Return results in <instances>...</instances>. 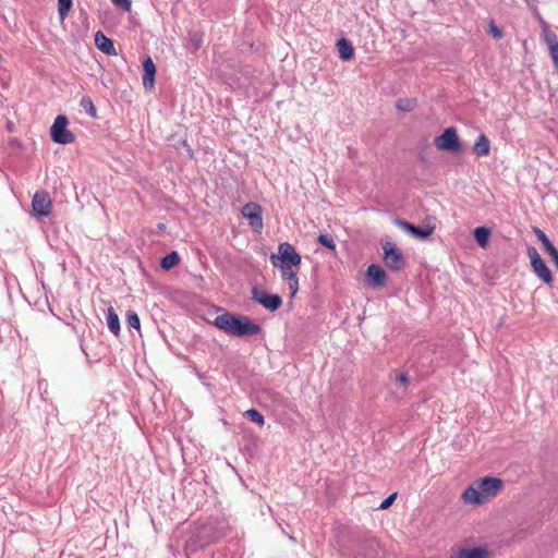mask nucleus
Returning a JSON list of instances; mask_svg holds the SVG:
<instances>
[{"label":"nucleus","instance_id":"nucleus-13","mask_svg":"<svg viewBox=\"0 0 558 558\" xmlns=\"http://www.w3.org/2000/svg\"><path fill=\"white\" fill-rule=\"evenodd\" d=\"M380 545L375 537H367L362 541L357 555L365 558H375L379 554Z\"/></svg>","mask_w":558,"mask_h":558},{"label":"nucleus","instance_id":"nucleus-31","mask_svg":"<svg viewBox=\"0 0 558 558\" xmlns=\"http://www.w3.org/2000/svg\"><path fill=\"white\" fill-rule=\"evenodd\" d=\"M112 3L125 12H130L132 8V0H111Z\"/></svg>","mask_w":558,"mask_h":558},{"label":"nucleus","instance_id":"nucleus-9","mask_svg":"<svg viewBox=\"0 0 558 558\" xmlns=\"http://www.w3.org/2000/svg\"><path fill=\"white\" fill-rule=\"evenodd\" d=\"M271 265L274 267L279 268L282 279L288 281L290 296L293 298L296 294V292L299 291V279H298L296 270L294 269L296 267L294 265H288V264H281V263H276V264H271Z\"/></svg>","mask_w":558,"mask_h":558},{"label":"nucleus","instance_id":"nucleus-15","mask_svg":"<svg viewBox=\"0 0 558 558\" xmlns=\"http://www.w3.org/2000/svg\"><path fill=\"white\" fill-rule=\"evenodd\" d=\"M367 277L374 287H383L386 282L385 270L375 264H372L367 268Z\"/></svg>","mask_w":558,"mask_h":558},{"label":"nucleus","instance_id":"nucleus-5","mask_svg":"<svg viewBox=\"0 0 558 558\" xmlns=\"http://www.w3.org/2000/svg\"><path fill=\"white\" fill-rule=\"evenodd\" d=\"M434 145L439 150L450 153H456L461 149V143L454 128L446 129L441 135L435 138Z\"/></svg>","mask_w":558,"mask_h":558},{"label":"nucleus","instance_id":"nucleus-19","mask_svg":"<svg viewBox=\"0 0 558 558\" xmlns=\"http://www.w3.org/2000/svg\"><path fill=\"white\" fill-rule=\"evenodd\" d=\"M490 151V144L486 135L481 134L473 146V153L477 156H487Z\"/></svg>","mask_w":558,"mask_h":558},{"label":"nucleus","instance_id":"nucleus-26","mask_svg":"<svg viewBox=\"0 0 558 558\" xmlns=\"http://www.w3.org/2000/svg\"><path fill=\"white\" fill-rule=\"evenodd\" d=\"M72 8V0H58V11L60 19L63 21Z\"/></svg>","mask_w":558,"mask_h":558},{"label":"nucleus","instance_id":"nucleus-14","mask_svg":"<svg viewBox=\"0 0 558 558\" xmlns=\"http://www.w3.org/2000/svg\"><path fill=\"white\" fill-rule=\"evenodd\" d=\"M143 86L145 89L154 87L156 66L150 57H147L143 62Z\"/></svg>","mask_w":558,"mask_h":558},{"label":"nucleus","instance_id":"nucleus-32","mask_svg":"<svg viewBox=\"0 0 558 558\" xmlns=\"http://www.w3.org/2000/svg\"><path fill=\"white\" fill-rule=\"evenodd\" d=\"M398 494L397 493H393L391 495H389L386 499H384L379 506V509L381 510H386L388 509L392 504L393 501L396 500Z\"/></svg>","mask_w":558,"mask_h":558},{"label":"nucleus","instance_id":"nucleus-33","mask_svg":"<svg viewBox=\"0 0 558 558\" xmlns=\"http://www.w3.org/2000/svg\"><path fill=\"white\" fill-rule=\"evenodd\" d=\"M413 102L411 100H398L397 101V108L402 111H408L412 108Z\"/></svg>","mask_w":558,"mask_h":558},{"label":"nucleus","instance_id":"nucleus-7","mask_svg":"<svg viewBox=\"0 0 558 558\" xmlns=\"http://www.w3.org/2000/svg\"><path fill=\"white\" fill-rule=\"evenodd\" d=\"M384 262L391 270H400L404 265V259L401 251L392 242H386L383 245Z\"/></svg>","mask_w":558,"mask_h":558},{"label":"nucleus","instance_id":"nucleus-27","mask_svg":"<svg viewBox=\"0 0 558 558\" xmlns=\"http://www.w3.org/2000/svg\"><path fill=\"white\" fill-rule=\"evenodd\" d=\"M318 242L328 250L335 251L336 248L333 238L328 233H320L318 235Z\"/></svg>","mask_w":558,"mask_h":558},{"label":"nucleus","instance_id":"nucleus-16","mask_svg":"<svg viewBox=\"0 0 558 558\" xmlns=\"http://www.w3.org/2000/svg\"><path fill=\"white\" fill-rule=\"evenodd\" d=\"M95 45L100 51L105 52L106 54L114 56L117 53L113 41L106 35H104L101 32H97L95 34Z\"/></svg>","mask_w":558,"mask_h":558},{"label":"nucleus","instance_id":"nucleus-8","mask_svg":"<svg viewBox=\"0 0 558 558\" xmlns=\"http://www.w3.org/2000/svg\"><path fill=\"white\" fill-rule=\"evenodd\" d=\"M252 298L255 302L271 312L277 311L282 304L281 296L278 294H270L263 289L254 288L252 291Z\"/></svg>","mask_w":558,"mask_h":558},{"label":"nucleus","instance_id":"nucleus-3","mask_svg":"<svg viewBox=\"0 0 558 558\" xmlns=\"http://www.w3.org/2000/svg\"><path fill=\"white\" fill-rule=\"evenodd\" d=\"M271 264L281 263L288 265H294L299 267L301 265V255L296 252L295 247L288 243H280L278 246V252L272 253L269 257Z\"/></svg>","mask_w":558,"mask_h":558},{"label":"nucleus","instance_id":"nucleus-11","mask_svg":"<svg viewBox=\"0 0 558 558\" xmlns=\"http://www.w3.org/2000/svg\"><path fill=\"white\" fill-rule=\"evenodd\" d=\"M32 207L37 216H48L52 208V202L47 192H36L32 199Z\"/></svg>","mask_w":558,"mask_h":558},{"label":"nucleus","instance_id":"nucleus-25","mask_svg":"<svg viewBox=\"0 0 558 558\" xmlns=\"http://www.w3.org/2000/svg\"><path fill=\"white\" fill-rule=\"evenodd\" d=\"M534 233H535L537 240L543 244L546 252H548L555 247L553 245V243L550 242V240L548 239V236L541 229H538V228L534 229Z\"/></svg>","mask_w":558,"mask_h":558},{"label":"nucleus","instance_id":"nucleus-30","mask_svg":"<svg viewBox=\"0 0 558 558\" xmlns=\"http://www.w3.org/2000/svg\"><path fill=\"white\" fill-rule=\"evenodd\" d=\"M488 32L495 39H500L504 37V32L496 25L494 21H489Z\"/></svg>","mask_w":558,"mask_h":558},{"label":"nucleus","instance_id":"nucleus-17","mask_svg":"<svg viewBox=\"0 0 558 558\" xmlns=\"http://www.w3.org/2000/svg\"><path fill=\"white\" fill-rule=\"evenodd\" d=\"M399 225L403 228V230L421 240L427 239L433 232L432 229H423L404 221H399Z\"/></svg>","mask_w":558,"mask_h":558},{"label":"nucleus","instance_id":"nucleus-18","mask_svg":"<svg viewBox=\"0 0 558 558\" xmlns=\"http://www.w3.org/2000/svg\"><path fill=\"white\" fill-rule=\"evenodd\" d=\"M337 48H338L339 57L341 60L349 61L353 58L354 49L348 39H345V38L339 39L337 43Z\"/></svg>","mask_w":558,"mask_h":558},{"label":"nucleus","instance_id":"nucleus-12","mask_svg":"<svg viewBox=\"0 0 558 558\" xmlns=\"http://www.w3.org/2000/svg\"><path fill=\"white\" fill-rule=\"evenodd\" d=\"M493 555L487 547L459 548L450 554L448 558H492Z\"/></svg>","mask_w":558,"mask_h":558},{"label":"nucleus","instance_id":"nucleus-35","mask_svg":"<svg viewBox=\"0 0 558 558\" xmlns=\"http://www.w3.org/2000/svg\"><path fill=\"white\" fill-rule=\"evenodd\" d=\"M547 253L550 256L554 265L558 268V250L556 247H554L550 251H548Z\"/></svg>","mask_w":558,"mask_h":558},{"label":"nucleus","instance_id":"nucleus-21","mask_svg":"<svg viewBox=\"0 0 558 558\" xmlns=\"http://www.w3.org/2000/svg\"><path fill=\"white\" fill-rule=\"evenodd\" d=\"M542 35L548 49L558 44L557 35L550 31L549 26L545 22H542Z\"/></svg>","mask_w":558,"mask_h":558},{"label":"nucleus","instance_id":"nucleus-10","mask_svg":"<svg viewBox=\"0 0 558 558\" xmlns=\"http://www.w3.org/2000/svg\"><path fill=\"white\" fill-rule=\"evenodd\" d=\"M242 215L248 219L250 226L259 231L263 228L262 207L256 203H247L242 208Z\"/></svg>","mask_w":558,"mask_h":558},{"label":"nucleus","instance_id":"nucleus-4","mask_svg":"<svg viewBox=\"0 0 558 558\" xmlns=\"http://www.w3.org/2000/svg\"><path fill=\"white\" fill-rule=\"evenodd\" d=\"M68 124L69 121L65 116H58L54 119L50 128V136L54 143L65 145L74 142V134L68 130Z\"/></svg>","mask_w":558,"mask_h":558},{"label":"nucleus","instance_id":"nucleus-36","mask_svg":"<svg viewBox=\"0 0 558 558\" xmlns=\"http://www.w3.org/2000/svg\"><path fill=\"white\" fill-rule=\"evenodd\" d=\"M399 380L403 384V385H407L408 383V376L405 374H401L399 375Z\"/></svg>","mask_w":558,"mask_h":558},{"label":"nucleus","instance_id":"nucleus-6","mask_svg":"<svg viewBox=\"0 0 558 558\" xmlns=\"http://www.w3.org/2000/svg\"><path fill=\"white\" fill-rule=\"evenodd\" d=\"M527 255L531 259V266L537 277H539L545 283L551 284L554 278L549 268L542 259L541 255L535 247L527 248Z\"/></svg>","mask_w":558,"mask_h":558},{"label":"nucleus","instance_id":"nucleus-23","mask_svg":"<svg viewBox=\"0 0 558 558\" xmlns=\"http://www.w3.org/2000/svg\"><path fill=\"white\" fill-rule=\"evenodd\" d=\"M180 262V257L178 255L177 252H171L170 254H167L162 259H161V267L165 269V270H169L170 268L174 267L175 265H178Z\"/></svg>","mask_w":558,"mask_h":558},{"label":"nucleus","instance_id":"nucleus-1","mask_svg":"<svg viewBox=\"0 0 558 558\" xmlns=\"http://www.w3.org/2000/svg\"><path fill=\"white\" fill-rule=\"evenodd\" d=\"M502 486V480L495 476L475 480L463 490L461 500L469 506L483 505L496 497Z\"/></svg>","mask_w":558,"mask_h":558},{"label":"nucleus","instance_id":"nucleus-28","mask_svg":"<svg viewBox=\"0 0 558 558\" xmlns=\"http://www.w3.org/2000/svg\"><path fill=\"white\" fill-rule=\"evenodd\" d=\"M81 107L90 116L96 117V108L92 101V99L87 96L81 99Z\"/></svg>","mask_w":558,"mask_h":558},{"label":"nucleus","instance_id":"nucleus-22","mask_svg":"<svg viewBox=\"0 0 558 558\" xmlns=\"http://www.w3.org/2000/svg\"><path fill=\"white\" fill-rule=\"evenodd\" d=\"M490 231L486 227H477L474 230V238L481 247H486L488 244Z\"/></svg>","mask_w":558,"mask_h":558},{"label":"nucleus","instance_id":"nucleus-34","mask_svg":"<svg viewBox=\"0 0 558 558\" xmlns=\"http://www.w3.org/2000/svg\"><path fill=\"white\" fill-rule=\"evenodd\" d=\"M550 57L555 63V65H558V44L554 45L551 48H549Z\"/></svg>","mask_w":558,"mask_h":558},{"label":"nucleus","instance_id":"nucleus-29","mask_svg":"<svg viewBox=\"0 0 558 558\" xmlns=\"http://www.w3.org/2000/svg\"><path fill=\"white\" fill-rule=\"evenodd\" d=\"M126 323L130 327L140 329V317L135 312H129L126 315Z\"/></svg>","mask_w":558,"mask_h":558},{"label":"nucleus","instance_id":"nucleus-20","mask_svg":"<svg viewBox=\"0 0 558 558\" xmlns=\"http://www.w3.org/2000/svg\"><path fill=\"white\" fill-rule=\"evenodd\" d=\"M107 325L114 336L120 333V319L113 307H109L107 311Z\"/></svg>","mask_w":558,"mask_h":558},{"label":"nucleus","instance_id":"nucleus-2","mask_svg":"<svg viewBox=\"0 0 558 558\" xmlns=\"http://www.w3.org/2000/svg\"><path fill=\"white\" fill-rule=\"evenodd\" d=\"M213 324L223 332L235 337L254 336L260 331V326L248 317L235 316L228 312L218 315Z\"/></svg>","mask_w":558,"mask_h":558},{"label":"nucleus","instance_id":"nucleus-24","mask_svg":"<svg viewBox=\"0 0 558 558\" xmlns=\"http://www.w3.org/2000/svg\"><path fill=\"white\" fill-rule=\"evenodd\" d=\"M244 415L252 422L258 424L259 426H263L265 424V418L263 414L255 409H250L245 411Z\"/></svg>","mask_w":558,"mask_h":558}]
</instances>
